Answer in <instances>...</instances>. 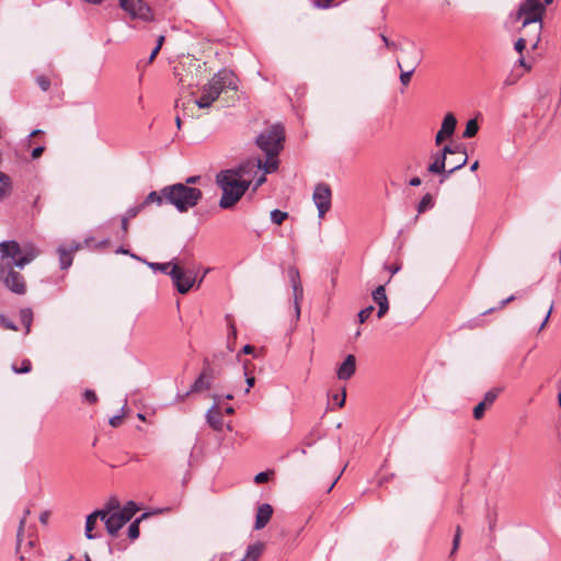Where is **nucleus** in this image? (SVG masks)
Wrapping results in <instances>:
<instances>
[{"label": "nucleus", "instance_id": "obj_1", "mask_svg": "<svg viewBox=\"0 0 561 561\" xmlns=\"http://www.w3.org/2000/svg\"><path fill=\"white\" fill-rule=\"evenodd\" d=\"M0 251V279L12 293L18 295L25 294L26 285L24 277L15 268L22 270L38 255V251L34 248L23 251L15 241L1 242Z\"/></svg>", "mask_w": 561, "mask_h": 561}, {"label": "nucleus", "instance_id": "obj_2", "mask_svg": "<svg viewBox=\"0 0 561 561\" xmlns=\"http://www.w3.org/2000/svg\"><path fill=\"white\" fill-rule=\"evenodd\" d=\"M245 172L247 167L240 165L238 169L224 170L217 174L216 183L222 191L219 201L222 209L234 206L249 188L250 182L243 179Z\"/></svg>", "mask_w": 561, "mask_h": 561}, {"label": "nucleus", "instance_id": "obj_3", "mask_svg": "<svg viewBox=\"0 0 561 561\" xmlns=\"http://www.w3.org/2000/svg\"><path fill=\"white\" fill-rule=\"evenodd\" d=\"M467 160L466 149L462 146H445L440 152L434 156V161L428 165L427 171L434 174H444V179L440 181L443 182L466 165Z\"/></svg>", "mask_w": 561, "mask_h": 561}, {"label": "nucleus", "instance_id": "obj_4", "mask_svg": "<svg viewBox=\"0 0 561 561\" xmlns=\"http://www.w3.org/2000/svg\"><path fill=\"white\" fill-rule=\"evenodd\" d=\"M165 203L175 207L180 213H186L195 207L203 197V193L197 187H192L183 183H175L163 187Z\"/></svg>", "mask_w": 561, "mask_h": 561}, {"label": "nucleus", "instance_id": "obj_5", "mask_svg": "<svg viewBox=\"0 0 561 561\" xmlns=\"http://www.w3.org/2000/svg\"><path fill=\"white\" fill-rule=\"evenodd\" d=\"M545 12L546 5L539 0H525L519 7L518 15L524 16L523 27H527L534 24V47H536L539 42V35L542 30L541 20Z\"/></svg>", "mask_w": 561, "mask_h": 561}, {"label": "nucleus", "instance_id": "obj_6", "mask_svg": "<svg viewBox=\"0 0 561 561\" xmlns=\"http://www.w3.org/2000/svg\"><path fill=\"white\" fill-rule=\"evenodd\" d=\"M285 131L282 125H274L256 138V144L265 154L278 156L283 149Z\"/></svg>", "mask_w": 561, "mask_h": 561}, {"label": "nucleus", "instance_id": "obj_7", "mask_svg": "<svg viewBox=\"0 0 561 561\" xmlns=\"http://www.w3.org/2000/svg\"><path fill=\"white\" fill-rule=\"evenodd\" d=\"M174 286L180 294H186L194 286L197 273L193 268H183L179 264H173L169 272Z\"/></svg>", "mask_w": 561, "mask_h": 561}, {"label": "nucleus", "instance_id": "obj_8", "mask_svg": "<svg viewBox=\"0 0 561 561\" xmlns=\"http://www.w3.org/2000/svg\"><path fill=\"white\" fill-rule=\"evenodd\" d=\"M119 7L134 20L144 22L153 20L151 8L142 0H119Z\"/></svg>", "mask_w": 561, "mask_h": 561}, {"label": "nucleus", "instance_id": "obj_9", "mask_svg": "<svg viewBox=\"0 0 561 561\" xmlns=\"http://www.w3.org/2000/svg\"><path fill=\"white\" fill-rule=\"evenodd\" d=\"M312 199L318 209V217L323 218L331 208L332 192L330 186L327 183L317 184Z\"/></svg>", "mask_w": 561, "mask_h": 561}, {"label": "nucleus", "instance_id": "obj_10", "mask_svg": "<svg viewBox=\"0 0 561 561\" xmlns=\"http://www.w3.org/2000/svg\"><path fill=\"white\" fill-rule=\"evenodd\" d=\"M214 398L213 407L207 411L206 419L209 426L215 431H221L224 426V422L221 419V399H232V393H214L211 394Z\"/></svg>", "mask_w": 561, "mask_h": 561}, {"label": "nucleus", "instance_id": "obj_11", "mask_svg": "<svg viewBox=\"0 0 561 561\" xmlns=\"http://www.w3.org/2000/svg\"><path fill=\"white\" fill-rule=\"evenodd\" d=\"M209 83L214 85V89L218 91L220 95L226 90H237V78L231 70L221 69L209 80Z\"/></svg>", "mask_w": 561, "mask_h": 561}, {"label": "nucleus", "instance_id": "obj_12", "mask_svg": "<svg viewBox=\"0 0 561 561\" xmlns=\"http://www.w3.org/2000/svg\"><path fill=\"white\" fill-rule=\"evenodd\" d=\"M499 394V388H492L491 390H489L484 394L483 399L474 407L473 417L476 420H481L484 416L485 411L493 405Z\"/></svg>", "mask_w": 561, "mask_h": 561}, {"label": "nucleus", "instance_id": "obj_13", "mask_svg": "<svg viewBox=\"0 0 561 561\" xmlns=\"http://www.w3.org/2000/svg\"><path fill=\"white\" fill-rule=\"evenodd\" d=\"M457 119L453 113L445 115L440 129L435 136V144L439 146L446 138L451 137L455 133Z\"/></svg>", "mask_w": 561, "mask_h": 561}, {"label": "nucleus", "instance_id": "obj_14", "mask_svg": "<svg viewBox=\"0 0 561 561\" xmlns=\"http://www.w3.org/2000/svg\"><path fill=\"white\" fill-rule=\"evenodd\" d=\"M81 249V243L72 242L69 248L60 245L57 249L59 255V263L61 270H67L71 266L73 260V253Z\"/></svg>", "mask_w": 561, "mask_h": 561}, {"label": "nucleus", "instance_id": "obj_15", "mask_svg": "<svg viewBox=\"0 0 561 561\" xmlns=\"http://www.w3.org/2000/svg\"><path fill=\"white\" fill-rule=\"evenodd\" d=\"M412 55L413 58L411 60V67L407 71L401 70L400 75V82L405 87L410 83L413 72L422 60L420 51L415 46H412ZM397 65L399 69H402V64L399 60L397 61Z\"/></svg>", "mask_w": 561, "mask_h": 561}, {"label": "nucleus", "instance_id": "obj_16", "mask_svg": "<svg viewBox=\"0 0 561 561\" xmlns=\"http://www.w3.org/2000/svg\"><path fill=\"white\" fill-rule=\"evenodd\" d=\"M103 520L111 536H116L119 529L127 523V518L123 517L118 512H114L111 515L106 513V517Z\"/></svg>", "mask_w": 561, "mask_h": 561}, {"label": "nucleus", "instance_id": "obj_17", "mask_svg": "<svg viewBox=\"0 0 561 561\" xmlns=\"http://www.w3.org/2000/svg\"><path fill=\"white\" fill-rule=\"evenodd\" d=\"M373 299L378 305L377 317L381 319L389 310V301L386 295L385 285H379L373 291Z\"/></svg>", "mask_w": 561, "mask_h": 561}, {"label": "nucleus", "instance_id": "obj_18", "mask_svg": "<svg viewBox=\"0 0 561 561\" xmlns=\"http://www.w3.org/2000/svg\"><path fill=\"white\" fill-rule=\"evenodd\" d=\"M356 369V358L354 355H347L346 358L339 365L336 375L340 380L350 379Z\"/></svg>", "mask_w": 561, "mask_h": 561}, {"label": "nucleus", "instance_id": "obj_19", "mask_svg": "<svg viewBox=\"0 0 561 561\" xmlns=\"http://www.w3.org/2000/svg\"><path fill=\"white\" fill-rule=\"evenodd\" d=\"M328 405L331 410L342 408L345 403V388H329L327 391Z\"/></svg>", "mask_w": 561, "mask_h": 561}, {"label": "nucleus", "instance_id": "obj_20", "mask_svg": "<svg viewBox=\"0 0 561 561\" xmlns=\"http://www.w3.org/2000/svg\"><path fill=\"white\" fill-rule=\"evenodd\" d=\"M272 515L273 507L267 503L261 504L256 511L254 528L256 530L263 529L271 520Z\"/></svg>", "mask_w": 561, "mask_h": 561}, {"label": "nucleus", "instance_id": "obj_21", "mask_svg": "<svg viewBox=\"0 0 561 561\" xmlns=\"http://www.w3.org/2000/svg\"><path fill=\"white\" fill-rule=\"evenodd\" d=\"M266 161L263 163L262 160L257 159L255 162H248L244 164L247 168L263 169L265 173L275 172L278 169L277 156L266 154Z\"/></svg>", "mask_w": 561, "mask_h": 561}, {"label": "nucleus", "instance_id": "obj_22", "mask_svg": "<svg viewBox=\"0 0 561 561\" xmlns=\"http://www.w3.org/2000/svg\"><path fill=\"white\" fill-rule=\"evenodd\" d=\"M101 518L102 520L106 517L105 511H94L90 515H88L85 520V537L88 539H94L95 535L92 534V530L96 524V519Z\"/></svg>", "mask_w": 561, "mask_h": 561}, {"label": "nucleus", "instance_id": "obj_23", "mask_svg": "<svg viewBox=\"0 0 561 561\" xmlns=\"http://www.w3.org/2000/svg\"><path fill=\"white\" fill-rule=\"evenodd\" d=\"M265 549V545L261 541L249 545L242 561H259Z\"/></svg>", "mask_w": 561, "mask_h": 561}, {"label": "nucleus", "instance_id": "obj_24", "mask_svg": "<svg viewBox=\"0 0 561 561\" xmlns=\"http://www.w3.org/2000/svg\"><path fill=\"white\" fill-rule=\"evenodd\" d=\"M11 191V178L8 174L0 171V201L4 199L8 195H10Z\"/></svg>", "mask_w": 561, "mask_h": 561}, {"label": "nucleus", "instance_id": "obj_25", "mask_svg": "<svg viewBox=\"0 0 561 561\" xmlns=\"http://www.w3.org/2000/svg\"><path fill=\"white\" fill-rule=\"evenodd\" d=\"M165 202V197L163 194V187L160 190V192L152 191L150 192L145 201L142 202L145 206H148L149 204L156 203L157 205H162V203Z\"/></svg>", "mask_w": 561, "mask_h": 561}, {"label": "nucleus", "instance_id": "obj_26", "mask_svg": "<svg viewBox=\"0 0 561 561\" xmlns=\"http://www.w3.org/2000/svg\"><path fill=\"white\" fill-rule=\"evenodd\" d=\"M138 506L135 502L129 501L121 511H118L119 514L123 515V517L127 518V522H129L133 516L137 513Z\"/></svg>", "mask_w": 561, "mask_h": 561}, {"label": "nucleus", "instance_id": "obj_27", "mask_svg": "<svg viewBox=\"0 0 561 561\" xmlns=\"http://www.w3.org/2000/svg\"><path fill=\"white\" fill-rule=\"evenodd\" d=\"M20 318H21V322L23 323V325L26 329V333H28L30 329H31L32 321H33L32 310L30 308L21 309Z\"/></svg>", "mask_w": 561, "mask_h": 561}, {"label": "nucleus", "instance_id": "obj_28", "mask_svg": "<svg viewBox=\"0 0 561 561\" xmlns=\"http://www.w3.org/2000/svg\"><path fill=\"white\" fill-rule=\"evenodd\" d=\"M478 130H479V125H478L477 121L470 119L467 122L462 137L463 138L474 137L477 135Z\"/></svg>", "mask_w": 561, "mask_h": 561}, {"label": "nucleus", "instance_id": "obj_29", "mask_svg": "<svg viewBox=\"0 0 561 561\" xmlns=\"http://www.w3.org/2000/svg\"><path fill=\"white\" fill-rule=\"evenodd\" d=\"M152 271H159V272H162V273H167L169 274L170 272V267L172 268L173 264L172 262H168V263H153V262H146L144 261Z\"/></svg>", "mask_w": 561, "mask_h": 561}, {"label": "nucleus", "instance_id": "obj_30", "mask_svg": "<svg viewBox=\"0 0 561 561\" xmlns=\"http://www.w3.org/2000/svg\"><path fill=\"white\" fill-rule=\"evenodd\" d=\"M434 205L433 197L431 194H425L419 203L417 211L424 213L425 210L432 208Z\"/></svg>", "mask_w": 561, "mask_h": 561}, {"label": "nucleus", "instance_id": "obj_31", "mask_svg": "<svg viewBox=\"0 0 561 561\" xmlns=\"http://www.w3.org/2000/svg\"><path fill=\"white\" fill-rule=\"evenodd\" d=\"M146 514H144L140 518L135 519L128 527V537L131 540H135L139 537V523L141 518H144Z\"/></svg>", "mask_w": 561, "mask_h": 561}, {"label": "nucleus", "instance_id": "obj_32", "mask_svg": "<svg viewBox=\"0 0 561 561\" xmlns=\"http://www.w3.org/2000/svg\"><path fill=\"white\" fill-rule=\"evenodd\" d=\"M288 214L286 211H282L279 209H274L271 211V220L276 225H282L285 219H287Z\"/></svg>", "mask_w": 561, "mask_h": 561}, {"label": "nucleus", "instance_id": "obj_33", "mask_svg": "<svg viewBox=\"0 0 561 561\" xmlns=\"http://www.w3.org/2000/svg\"><path fill=\"white\" fill-rule=\"evenodd\" d=\"M287 274H288V278H289L291 286L301 284L300 274H299V271L297 267L290 266L287 271Z\"/></svg>", "mask_w": 561, "mask_h": 561}, {"label": "nucleus", "instance_id": "obj_34", "mask_svg": "<svg viewBox=\"0 0 561 561\" xmlns=\"http://www.w3.org/2000/svg\"><path fill=\"white\" fill-rule=\"evenodd\" d=\"M214 98L213 96H208L207 94H204L202 92V95L199 99H197L195 101V104L199 107V108H207L209 107L213 103H214Z\"/></svg>", "mask_w": 561, "mask_h": 561}, {"label": "nucleus", "instance_id": "obj_35", "mask_svg": "<svg viewBox=\"0 0 561 561\" xmlns=\"http://www.w3.org/2000/svg\"><path fill=\"white\" fill-rule=\"evenodd\" d=\"M461 534H462V529H461L460 525H457L456 529H455V536H454V539H453V547H451V552H450L451 556L454 553H456V551L459 548L460 539H461Z\"/></svg>", "mask_w": 561, "mask_h": 561}, {"label": "nucleus", "instance_id": "obj_36", "mask_svg": "<svg viewBox=\"0 0 561 561\" xmlns=\"http://www.w3.org/2000/svg\"><path fill=\"white\" fill-rule=\"evenodd\" d=\"M25 528V516H22L16 531V550L20 549Z\"/></svg>", "mask_w": 561, "mask_h": 561}, {"label": "nucleus", "instance_id": "obj_37", "mask_svg": "<svg viewBox=\"0 0 561 561\" xmlns=\"http://www.w3.org/2000/svg\"><path fill=\"white\" fill-rule=\"evenodd\" d=\"M12 369H13V371H14V373H16V374H25V373L31 371V369H32V364H31V362H30L28 359H24V360L22 362L21 367H16L15 365H12Z\"/></svg>", "mask_w": 561, "mask_h": 561}, {"label": "nucleus", "instance_id": "obj_38", "mask_svg": "<svg viewBox=\"0 0 561 561\" xmlns=\"http://www.w3.org/2000/svg\"><path fill=\"white\" fill-rule=\"evenodd\" d=\"M293 287V300L294 302H301L304 298V288L302 285H295Z\"/></svg>", "mask_w": 561, "mask_h": 561}, {"label": "nucleus", "instance_id": "obj_39", "mask_svg": "<svg viewBox=\"0 0 561 561\" xmlns=\"http://www.w3.org/2000/svg\"><path fill=\"white\" fill-rule=\"evenodd\" d=\"M374 306H368L364 309H362L359 312H358V321L359 323H364L367 321V319L370 317L371 312L374 311Z\"/></svg>", "mask_w": 561, "mask_h": 561}, {"label": "nucleus", "instance_id": "obj_40", "mask_svg": "<svg viewBox=\"0 0 561 561\" xmlns=\"http://www.w3.org/2000/svg\"><path fill=\"white\" fill-rule=\"evenodd\" d=\"M121 410H122L121 414H117V415H114V416L110 417L108 423H110L111 426L117 427V426L121 425L122 420H123V417L125 415V412H124L125 411V404L122 407Z\"/></svg>", "mask_w": 561, "mask_h": 561}, {"label": "nucleus", "instance_id": "obj_41", "mask_svg": "<svg viewBox=\"0 0 561 561\" xmlns=\"http://www.w3.org/2000/svg\"><path fill=\"white\" fill-rule=\"evenodd\" d=\"M202 92L208 96H213L214 101L219 98L218 91L215 90L214 85H211L209 82L203 87Z\"/></svg>", "mask_w": 561, "mask_h": 561}, {"label": "nucleus", "instance_id": "obj_42", "mask_svg": "<svg viewBox=\"0 0 561 561\" xmlns=\"http://www.w3.org/2000/svg\"><path fill=\"white\" fill-rule=\"evenodd\" d=\"M145 204L144 203H140L139 205L137 206H134V207H130L129 209H127L126 211V217L127 218H134L136 217L144 208H145Z\"/></svg>", "mask_w": 561, "mask_h": 561}, {"label": "nucleus", "instance_id": "obj_43", "mask_svg": "<svg viewBox=\"0 0 561 561\" xmlns=\"http://www.w3.org/2000/svg\"><path fill=\"white\" fill-rule=\"evenodd\" d=\"M42 133V130L39 129H35L33 130L22 142H21V149L22 150H27L30 148V145H31V138L32 137H35L37 135H39Z\"/></svg>", "mask_w": 561, "mask_h": 561}, {"label": "nucleus", "instance_id": "obj_44", "mask_svg": "<svg viewBox=\"0 0 561 561\" xmlns=\"http://www.w3.org/2000/svg\"><path fill=\"white\" fill-rule=\"evenodd\" d=\"M0 325L8 330H14V331L16 330V325L13 323V321L8 319L3 314H0Z\"/></svg>", "mask_w": 561, "mask_h": 561}, {"label": "nucleus", "instance_id": "obj_45", "mask_svg": "<svg viewBox=\"0 0 561 561\" xmlns=\"http://www.w3.org/2000/svg\"><path fill=\"white\" fill-rule=\"evenodd\" d=\"M83 400L89 402V403H95L98 401V397H96L95 391L88 388L83 392Z\"/></svg>", "mask_w": 561, "mask_h": 561}, {"label": "nucleus", "instance_id": "obj_46", "mask_svg": "<svg viewBox=\"0 0 561 561\" xmlns=\"http://www.w3.org/2000/svg\"><path fill=\"white\" fill-rule=\"evenodd\" d=\"M36 82L43 91H47L50 88V81L45 76H38Z\"/></svg>", "mask_w": 561, "mask_h": 561}, {"label": "nucleus", "instance_id": "obj_47", "mask_svg": "<svg viewBox=\"0 0 561 561\" xmlns=\"http://www.w3.org/2000/svg\"><path fill=\"white\" fill-rule=\"evenodd\" d=\"M272 472L270 471H262V472H259L255 477H254V481L255 483H265L268 481L270 479V474Z\"/></svg>", "mask_w": 561, "mask_h": 561}, {"label": "nucleus", "instance_id": "obj_48", "mask_svg": "<svg viewBox=\"0 0 561 561\" xmlns=\"http://www.w3.org/2000/svg\"><path fill=\"white\" fill-rule=\"evenodd\" d=\"M207 378V369L204 368V370L201 373V375L198 376V378L195 380L194 385L193 386H196V387H199V386H207L208 381L206 380Z\"/></svg>", "mask_w": 561, "mask_h": 561}, {"label": "nucleus", "instance_id": "obj_49", "mask_svg": "<svg viewBox=\"0 0 561 561\" xmlns=\"http://www.w3.org/2000/svg\"><path fill=\"white\" fill-rule=\"evenodd\" d=\"M380 38L382 39V42L385 43V45L388 48H392V49H397L398 48V45L394 42L390 41L386 35L380 34Z\"/></svg>", "mask_w": 561, "mask_h": 561}, {"label": "nucleus", "instance_id": "obj_50", "mask_svg": "<svg viewBox=\"0 0 561 561\" xmlns=\"http://www.w3.org/2000/svg\"><path fill=\"white\" fill-rule=\"evenodd\" d=\"M526 47V39L520 37L516 41L515 43V49L518 51V53H522Z\"/></svg>", "mask_w": 561, "mask_h": 561}, {"label": "nucleus", "instance_id": "obj_51", "mask_svg": "<svg viewBox=\"0 0 561 561\" xmlns=\"http://www.w3.org/2000/svg\"><path fill=\"white\" fill-rule=\"evenodd\" d=\"M45 148L43 146H38L36 148H34L31 152V157L32 159H37L42 156V153L44 152Z\"/></svg>", "mask_w": 561, "mask_h": 561}, {"label": "nucleus", "instance_id": "obj_52", "mask_svg": "<svg viewBox=\"0 0 561 561\" xmlns=\"http://www.w3.org/2000/svg\"><path fill=\"white\" fill-rule=\"evenodd\" d=\"M552 309H553V305L551 304L549 309H548V311H547V314H546V317H545V319H543V321H542V323H541V325L539 328V331H541L546 327V324L549 321V318L551 316Z\"/></svg>", "mask_w": 561, "mask_h": 561}, {"label": "nucleus", "instance_id": "obj_53", "mask_svg": "<svg viewBox=\"0 0 561 561\" xmlns=\"http://www.w3.org/2000/svg\"><path fill=\"white\" fill-rule=\"evenodd\" d=\"M412 46H415L414 44H411L410 48L405 50V54H407V65L409 66V68L411 67V60L413 58V55H412Z\"/></svg>", "mask_w": 561, "mask_h": 561}, {"label": "nucleus", "instance_id": "obj_54", "mask_svg": "<svg viewBox=\"0 0 561 561\" xmlns=\"http://www.w3.org/2000/svg\"><path fill=\"white\" fill-rule=\"evenodd\" d=\"M300 304L301 302H294V311H295V320L298 321L300 318Z\"/></svg>", "mask_w": 561, "mask_h": 561}, {"label": "nucleus", "instance_id": "obj_55", "mask_svg": "<svg viewBox=\"0 0 561 561\" xmlns=\"http://www.w3.org/2000/svg\"><path fill=\"white\" fill-rule=\"evenodd\" d=\"M202 389L203 388H197V387L191 388L188 391L185 392V394L182 396V398L183 397H188L191 394H195V393H197ZM178 397H181V394L178 393Z\"/></svg>", "mask_w": 561, "mask_h": 561}, {"label": "nucleus", "instance_id": "obj_56", "mask_svg": "<svg viewBox=\"0 0 561 561\" xmlns=\"http://www.w3.org/2000/svg\"><path fill=\"white\" fill-rule=\"evenodd\" d=\"M422 181L419 176H414L410 180V185L411 186H419L421 185Z\"/></svg>", "mask_w": 561, "mask_h": 561}, {"label": "nucleus", "instance_id": "obj_57", "mask_svg": "<svg viewBox=\"0 0 561 561\" xmlns=\"http://www.w3.org/2000/svg\"><path fill=\"white\" fill-rule=\"evenodd\" d=\"M244 375H245L247 386H254L255 378L253 376H249L247 373Z\"/></svg>", "mask_w": 561, "mask_h": 561}, {"label": "nucleus", "instance_id": "obj_58", "mask_svg": "<svg viewBox=\"0 0 561 561\" xmlns=\"http://www.w3.org/2000/svg\"><path fill=\"white\" fill-rule=\"evenodd\" d=\"M48 517H49V513L48 512H43L39 516V522L42 524H46L47 520H48Z\"/></svg>", "mask_w": 561, "mask_h": 561}, {"label": "nucleus", "instance_id": "obj_59", "mask_svg": "<svg viewBox=\"0 0 561 561\" xmlns=\"http://www.w3.org/2000/svg\"><path fill=\"white\" fill-rule=\"evenodd\" d=\"M199 180V176H188L184 184L188 185L194 184Z\"/></svg>", "mask_w": 561, "mask_h": 561}, {"label": "nucleus", "instance_id": "obj_60", "mask_svg": "<svg viewBox=\"0 0 561 561\" xmlns=\"http://www.w3.org/2000/svg\"><path fill=\"white\" fill-rule=\"evenodd\" d=\"M128 219L129 218H127L126 216L123 217V219H122V229L124 232H127V230H128Z\"/></svg>", "mask_w": 561, "mask_h": 561}, {"label": "nucleus", "instance_id": "obj_61", "mask_svg": "<svg viewBox=\"0 0 561 561\" xmlns=\"http://www.w3.org/2000/svg\"><path fill=\"white\" fill-rule=\"evenodd\" d=\"M160 49H158L157 47L153 48V50L151 51L150 56H149V59H148V62H152L156 58V56L158 55Z\"/></svg>", "mask_w": 561, "mask_h": 561}, {"label": "nucleus", "instance_id": "obj_62", "mask_svg": "<svg viewBox=\"0 0 561 561\" xmlns=\"http://www.w3.org/2000/svg\"><path fill=\"white\" fill-rule=\"evenodd\" d=\"M265 180H266V179H265V175H264V174H263V175H261V176L256 180L255 185H254V188H257L259 186H261V185L265 182Z\"/></svg>", "mask_w": 561, "mask_h": 561}, {"label": "nucleus", "instance_id": "obj_63", "mask_svg": "<svg viewBox=\"0 0 561 561\" xmlns=\"http://www.w3.org/2000/svg\"><path fill=\"white\" fill-rule=\"evenodd\" d=\"M163 43H164V36H163V35H160V36L158 37V39H157V45H156V47H157L158 49H161V47H162Z\"/></svg>", "mask_w": 561, "mask_h": 561}, {"label": "nucleus", "instance_id": "obj_64", "mask_svg": "<svg viewBox=\"0 0 561 561\" xmlns=\"http://www.w3.org/2000/svg\"><path fill=\"white\" fill-rule=\"evenodd\" d=\"M253 351H254V347H253V346H251V345H245V346H243V348H242V352H243L244 354H251Z\"/></svg>", "mask_w": 561, "mask_h": 561}]
</instances>
